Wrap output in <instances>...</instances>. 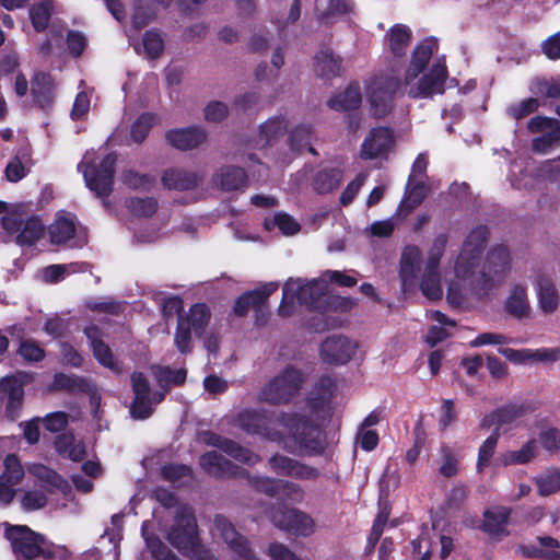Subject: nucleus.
Masks as SVG:
<instances>
[{"mask_svg":"<svg viewBox=\"0 0 560 560\" xmlns=\"http://www.w3.org/2000/svg\"><path fill=\"white\" fill-rule=\"evenodd\" d=\"M487 235V229L478 226L466 237L454 261V278L446 279L450 304L472 306L487 302L503 284L511 265L510 253L505 246L492 248L477 269Z\"/></svg>","mask_w":560,"mask_h":560,"instance_id":"f257e3e1","label":"nucleus"},{"mask_svg":"<svg viewBox=\"0 0 560 560\" xmlns=\"http://www.w3.org/2000/svg\"><path fill=\"white\" fill-rule=\"evenodd\" d=\"M235 425L249 434L282 443L291 452L307 447L310 439L317 432L315 425L298 415H282L272 420L265 413L253 410L240 412L235 418Z\"/></svg>","mask_w":560,"mask_h":560,"instance_id":"f03ea898","label":"nucleus"},{"mask_svg":"<svg viewBox=\"0 0 560 560\" xmlns=\"http://www.w3.org/2000/svg\"><path fill=\"white\" fill-rule=\"evenodd\" d=\"M436 48L433 40H424L415 48L404 79V86L410 97L428 98L444 92L447 75L444 62L433 61L427 68Z\"/></svg>","mask_w":560,"mask_h":560,"instance_id":"7ed1b4c3","label":"nucleus"},{"mask_svg":"<svg viewBox=\"0 0 560 560\" xmlns=\"http://www.w3.org/2000/svg\"><path fill=\"white\" fill-rule=\"evenodd\" d=\"M328 284L325 279H313L310 281L301 278H290L282 288V300L278 313L282 317L292 316L298 305L316 307L320 300L326 296Z\"/></svg>","mask_w":560,"mask_h":560,"instance_id":"20e7f679","label":"nucleus"},{"mask_svg":"<svg viewBox=\"0 0 560 560\" xmlns=\"http://www.w3.org/2000/svg\"><path fill=\"white\" fill-rule=\"evenodd\" d=\"M116 159L114 153L100 154L91 150L85 152L78 165L88 188L100 197L107 196L112 190Z\"/></svg>","mask_w":560,"mask_h":560,"instance_id":"39448f33","label":"nucleus"},{"mask_svg":"<svg viewBox=\"0 0 560 560\" xmlns=\"http://www.w3.org/2000/svg\"><path fill=\"white\" fill-rule=\"evenodd\" d=\"M16 560H49L63 549L54 547L42 535L26 526H13L5 532Z\"/></svg>","mask_w":560,"mask_h":560,"instance_id":"423d86ee","label":"nucleus"},{"mask_svg":"<svg viewBox=\"0 0 560 560\" xmlns=\"http://www.w3.org/2000/svg\"><path fill=\"white\" fill-rule=\"evenodd\" d=\"M197 524L190 509L184 508L176 516L174 527L167 539L172 546L194 560H217L208 550L199 545Z\"/></svg>","mask_w":560,"mask_h":560,"instance_id":"0eeeda50","label":"nucleus"},{"mask_svg":"<svg viewBox=\"0 0 560 560\" xmlns=\"http://www.w3.org/2000/svg\"><path fill=\"white\" fill-rule=\"evenodd\" d=\"M303 383L302 372L288 365L261 387L258 398L270 405L288 404L299 394Z\"/></svg>","mask_w":560,"mask_h":560,"instance_id":"6e6552de","label":"nucleus"},{"mask_svg":"<svg viewBox=\"0 0 560 560\" xmlns=\"http://www.w3.org/2000/svg\"><path fill=\"white\" fill-rule=\"evenodd\" d=\"M401 84L393 74H381L373 78L366 85V98L370 112L375 117H383L389 113L394 95Z\"/></svg>","mask_w":560,"mask_h":560,"instance_id":"1a4fd4ad","label":"nucleus"},{"mask_svg":"<svg viewBox=\"0 0 560 560\" xmlns=\"http://www.w3.org/2000/svg\"><path fill=\"white\" fill-rule=\"evenodd\" d=\"M2 226L9 234L15 236V242L20 245H32L44 233V224L37 217H24L16 210L2 218Z\"/></svg>","mask_w":560,"mask_h":560,"instance_id":"9d476101","label":"nucleus"},{"mask_svg":"<svg viewBox=\"0 0 560 560\" xmlns=\"http://www.w3.org/2000/svg\"><path fill=\"white\" fill-rule=\"evenodd\" d=\"M538 311L544 315L555 314L560 306V290L555 275L538 270L532 279Z\"/></svg>","mask_w":560,"mask_h":560,"instance_id":"9b49d317","label":"nucleus"},{"mask_svg":"<svg viewBox=\"0 0 560 560\" xmlns=\"http://www.w3.org/2000/svg\"><path fill=\"white\" fill-rule=\"evenodd\" d=\"M131 384L135 393L130 408L131 416L135 419H147L152 413V406L161 402L164 394L159 392L151 394L147 378L138 372L131 375Z\"/></svg>","mask_w":560,"mask_h":560,"instance_id":"f8f14e48","label":"nucleus"},{"mask_svg":"<svg viewBox=\"0 0 560 560\" xmlns=\"http://www.w3.org/2000/svg\"><path fill=\"white\" fill-rule=\"evenodd\" d=\"M31 381L27 373H18L0 382V394L5 397V411L11 420L20 416L24 398V385Z\"/></svg>","mask_w":560,"mask_h":560,"instance_id":"ddd939ff","label":"nucleus"},{"mask_svg":"<svg viewBox=\"0 0 560 560\" xmlns=\"http://www.w3.org/2000/svg\"><path fill=\"white\" fill-rule=\"evenodd\" d=\"M358 345L346 336L334 335L320 346V358L327 363L345 364L355 354Z\"/></svg>","mask_w":560,"mask_h":560,"instance_id":"4468645a","label":"nucleus"},{"mask_svg":"<svg viewBox=\"0 0 560 560\" xmlns=\"http://www.w3.org/2000/svg\"><path fill=\"white\" fill-rule=\"evenodd\" d=\"M272 523L295 535L310 536L315 532V522L308 515L294 509L278 510L271 514Z\"/></svg>","mask_w":560,"mask_h":560,"instance_id":"2eb2a0df","label":"nucleus"},{"mask_svg":"<svg viewBox=\"0 0 560 560\" xmlns=\"http://www.w3.org/2000/svg\"><path fill=\"white\" fill-rule=\"evenodd\" d=\"M213 535L221 537L226 542L237 556V560H257L248 547V541L223 516H215Z\"/></svg>","mask_w":560,"mask_h":560,"instance_id":"dca6fc26","label":"nucleus"},{"mask_svg":"<svg viewBox=\"0 0 560 560\" xmlns=\"http://www.w3.org/2000/svg\"><path fill=\"white\" fill-rule=\"evenodd\" d=\"M393 147L394 137L388 128H373L361 145V158L364 160L385 158Z\"/></svg>","mask_w":560,"mask_h":560,"instance_id":"f3484780","label":"nucleus"},{"mask_svg":"<svg viewBox=\"0 0 560 560\" xmlns=\"http://www.w3.org/2000/svg\"><path fill=\"white\" fill-rule=\"evenodd\" d=\"M166 142L179 151H189L202 145L207 139V131L198 126L175 128L166 131Z\"/></svg>","mask_w":560,"mask_h":560,"instance_id":"a211bd4d","label":"nucleus"},{"mask_svg":"<svg viewBox=\"0 0 560 560\" xmlns=\"http://www.w3.org/2000/svg\"><path fill=\"white\" fill-rule=\"evenodd\" d=\"M528 129L533 133H541L533 140V149L545 152L556 141L560 140V126L553 119L537 116L529 120Z\"/></svg>","mask_w":560,"mask_h":560,"instance_id":"6ab92c4d","label":"nucleus"},{"mask_svg":"<svg viewBox=\"0 0 560 560\" xmlns=\"http://www.w3.org/2000/svg\"><path fill=\"white\" fill-rule=\"evenodd\" d=\"M503 308L515 319L529 317L532 313L528 288L526 283H512L508 290Z\"/></svg>","mask_w":560,"mask_h":560,"instance_id":"aec40b11","label":"nucleus"},{"mask_svg":"<svg viewBox=\"0 0 560 560\" xmlns=\"http://www.w3.org/2000/svg\"><path fill=\"white\" fill-rule=\"evenodd\" d=\"M252 483L258 491L270 497H277L281 500L300 501L303 497L300 487L292 482L267 477H257L252 480Z\"/></svg>","mask_w":560,"mask_h":560,"instance_id":"412c9836","label":"nucleus"},{"mask_svg":"<svg viewBox=\"0 0 560 560\" xmlns=\"http://www.w3.org/2000/svg\"><path fill=\"white\" fill-rule=\"evenodd\" d=\"M202 440L206 444L220 448L241 463L255 465L260 460V457L248 448H245L236 442L222 438L215 433L206 432L202 434Z\"/></svg>","mask_w":560,"mask_h":560,"instance_id":"4be33fe9","label":"nucleus"},{"mask_svg":"<svg viewBox=\"0 0 560 560\" xmlns=\"http://www.w3.org/2000/svg\"><path fill=\"white\" fill-rule=\"evenodd\" d=\"M278 287L277 282H268L253 291L244 293L235 302V313L237 315H244L250 307H260L269 295L277 291Z\"/></svg>","mask_w":560,"mask_h":560,"instance_id":"5701e85b","label":"nucleus"},{"mask_svg":"<svg viewBox=\"0 0 560 560\" xmlns=\"http://www.w3.org/2000/svg\"><path fill=\"white\" fill-rule=\"evenodd\" d=\"M202 177L195 173L182 168L166 170L162 176V183L167 189L189 190L195 188Z\"/></svg>","mask_w":560,"mask_h":560,"instance_id":"b1692460","label":"nucleus"},{"mask_svg":"<svg viewBox=\"0 0 560 560\" xmlns=\"http://www.w3.org/2000/svg\"><path fill=\"white\" fill-rule=\"evenodd\" d=\"M55 86L52 78L47 73L39 72L33 78L31 91L35 103L40 108H47L52 104Z\"/></svg>","mask_w":560,"mask_h":560,"instance_id":"393cba45","label":"nucleus"},{"mask_svg":"<svg viewBox=\"0 0 560 560\" xmlns=\"http://www.w3.org/2000/svg\"><path fill=\"white\" fill-rule=\"evenodd\" d=\"M269 466L278 475L291 476L296 478H311L315 471L294 459L287 456L275 455L269 459Z\"/></svg>","mask_w":560,"mask_h":560,"instance_id":"a878e982","label":"nucleus"},{"mask_svg":"<svg viewBox=\"0 0 560 560\" xmlns=\"http://www.w3.org/2000/svg\"><path fill=\"white\" fill-rule=\"evenodd\" d=\"M85 335L91 342L95 359L105 368L119 372L118 362L114 359L109 347L100 339V330L91 326L85 328Z\"/></svg>","mask_w":560,"mask_h":560,"instance_id":"bb28decb","label":"nucleus"},{"mask_svg":"<svg viewBox=\"0 0 560 560\" xmlns=\"http://www.w3.org/2000/svg\"><path fill=\"white\" fill-rule=\"evenodd\" d=\"M536 441L526 442L520 450H508L499 454L495 465L501 467L525 465L532 462L536 456Z\"/></svg>","mask_w":560,"mask_h":560,"instance_id":"cd10ccee","label":"nucleus"},{"mask_svg":"<svg viewBox=\"0 0 560 560\" xmlns=\"http://www.w3.org/2000/svg\"><path fill=\"white\" fill-rule=\"evenodd\" d=\"M421 252L415 245H408L404 248L400 258V278L404 289L413 282L419 270Z\"/></svg>","mask_w":560,"mask_h":560,"instance_id":"c85d7f7f","label":"nucleus"},{"mask_svg":"<svg viewBox=\"0 0 560 560\" xmlns=\"http://www.w3.org/2000/svg\"><path fill=\"white\" fill-rule=\"evenodd\" d=\"M213 183L223 190H235L245 186L246 175L240 167L225 166L214 175Z\"/></svg>","mask_w":560,"mask_h":560,"instance_id":"c756f323","label":"nucleus"},{"mask_svg":"<svg viewBox=\"0 0 560 560\" xmlns=\"http://www.w3.org/2000/svg\"><path fill=\"white\" fill-rule=\"evenodd\" d=\"M510 510L508 508L498 506L485 512L482 528L485 532L493 536L505 535Z\"/></svg>","mask_w":560,"mask_h":560,"instance_id":"7c9ffc66","label":"nucleus"},{"mask_svg":"<svg viewBox=\"0 0 560 560\" xmlns=\"http://www.w3.org/2000/svg\"><path fill=\"white\" fill-rule=\"evenodd\" d=\"M264 228L267 231H272L277 228L284 236H293L301 231L300 222L284 211H278L271 218H267L264 222Z\"/></svg>","mask_w":560,"mask_h":560,"instance_id":"2f4dec72","label":"nucleus"},{"mask_svg":"<svg viewBox=\"0 0 560 560\" xmlns=\"http://www.w3.org/2000/svg\"><path fill=\"white\" fill-rule=\"evenodd\" d=\"M55 446L59 454L74 462L83 459L85 455L84 444L81 441H77L74 435L71 433H65L57 436Z\"/></svg>","mask_w":560,"mask_h":560,"instance_id":"473e14b6","label":"nucleus"},{"mask_svg":"<svg viewBox=\"0 0 560 560\" xmlns=\"http://www.w3.org/2000/svg\"><path fill=\"white\" fill-rule=\"evenodd\" d=\"M362 101L358 84H350L342 93L331 97L328 106L335 110H351L360 106Z\"/></svg>","mask_w":560,"mask_h":560,"instance_id":"72a5a7b5","label":"nucleus"},{"mask_svg":"<svg viewBox=\"0 0 560 560\" xmlns=\"http://www.w3.org/2000/svg\"><path fill=\"white\" fill-rule=\"evenodd\" d=\"M315 71L324 78L337 75L341 71V59L329 49H323L315 56Z\"/></svg>","mask_w":560,"mask_h":560,"instance_id":"f704fd0d","label":"nucleus"},{"mask_svg":"<svg viewBox=\"0 0 560 560\" xmlns=\"http://www.w3.org/2000/svg\"><path fill=\"white\" fill-rule=\"evenodd\" d=\"M411 31L408 26L402 24L394 25L386 35V43L389 50L395 56L405 54L410 44Z\"/></svg>","mask_w":560,"mask_h":560,"instance_id":"c9c22d12","label":"nucleus"},{"mask_svg":"<svg viewBox=\"0 0 560 560\" xmlns=\"http://www.w3.org/2000/svg\"><path fill=\"white\" fill-rule=\"evenodd\" d=\"M400 217L397 211L392 218L374 221L363 229L362 234L370 242H373L375 238H388L393 235Z\"/></svg>","mask_w":560,"mask_h":560,"instance_id":"e433bc0d","label":"nucleus"},{"mask_svg":"<svg viewBox=\"0 0 560 560\" xmlns=\"http://www.w3.org/2000/svg\"><path fill=\"white\" fill-rule=\"evenodd\" d=\"M427 189L422 182H415L410 187L407 184L406 195L401 200L397 211L398 215L407 217L416 207H418L425 197Z\"/></svg>","mask_w":560,"mask_h":560,"instance_id":"4c0bfd02","label":"nucleus"},{"mask_svg":"<svg viewBox=\"0 0 560 560\" xmlns=\"http://www.w3.org/2000/svg\"><path fill=\"white\" fill-rule=\"evenodd\" d=\"M75 223L73 217L59 215L49 226L50 240L54 244H62L74 236Z\"/></svg>","mask_w":560,"mask_h":560,"instance_id":"58836bf2","label":"nucleus"},{"mask_svg":"<svg viewBox=\"0 0 560 560\" xmlns=\"http://www.w3.org/2000/svg\"><path fill=\"white\" fill-rule=\"evenodd\" d=\"M430 319L436 322L441 326H432L425 336V341L431 347H434L439 342L443 341L448 337L447 329L443 326L454 327L455 322L447 318L444 314L439 311H431L429 314Z\"/></svg>","mask_w":560,"mask_h":560,"instance_id":"ea45409f","label":"nucleus"},{"mask_svg":"<svg viewBox=\"0 0 560 560\" xmlns=\"http://www.w3.org/2000/svg\"><path fill=\"white\" fill-rule=\"evenodd\" d=\"M438 470L445 478H452L459 472L458 454L446 444L440 447Z\"/></svg>","mask_w":560,"mask_h":560,"instance_id":"a19ab883","label":"nucleus"},{"mask_svg":"<svg viewBox=\"0 0 560 560\" xmlns=\"http://www.w3.org/2000/svg\"><path fill=\"white\" fill-rule=\"evenodd\" d=\"M30 472L37 479L43 481L47 487L60 490L62 493H67L69 485L63 480L57 472L49 469L42 464H33L28 468Z\"/></svg>","mask_w":560,"mask_h":560,"instance_id":"79ce46f5","label":"nucleus"},{"mask_svg":"<svg viewBox=\"0 0 560 560\" xmlns=\"http://www.w3.org/2000/svg\"><path fill=\"white\" fill-rule=\"evenodd\" d=\"M54 13V0H37L30 9V19L37 32L44 31Z\"/></svg>","mask_w":560,"mask_h":560,"instance_id":"37998d69","label":"nucleus"},{"mask_svg":"<svg viewBox=\"0 0 560 560\" xmlns=\"http://www.w3.org/2000/svg\"><path fill=\"white\" fill-rule=\"evenodd\" d=\"M201 467L210 475L225 476L232 474V465L215 451L209 452L200 457Z\"/></svg>","mask_w":560,"mask_h":560,"instance_id":"c03bdc74","label":"nucleus"},{"mask_svg":"<svg viewBox=\"0 0 560 560\" xmlns=\"http://www.w3.org/2000/svg\"><path fill=\"white\" fill-rule=\"evenodd\" d=\"M420 289L423 295L429 300H439L442 298L443 290L439 269L424 268Z\"/></svg>","mask_w":560,"mask_h":560,"instance_id":"a18cd8bd","label":"nucleus"},{"mask_svg":"<svg viewBox=\"0 0 560 560\" xmlns=\"http://www.w3.org/2000/svg\"><path fill=\"white\" fill-rule=\"evenodd\" d=\"M287 130V124L283 118L275 117L268 119L260 126L258 143L266 145Z\"/></svg>","mask_w":560,"mask_h":560,"instance_id":"49530a36","label":"nucleus"},{"mask_svg":"<svg viewBox=\"0 0 560 560\" xmlns=\"http://www.w3.org/2000/svg\"><path fill=\"white\" fill-rule=\"evenodd\" d=\"M341 180L338 170L320 171L316 174L313 187L319 194H327L336 189Z\"/></svg>","mask_w":560,"mask_h":560,"instance_id":"de8ad7c7","label":"nucleus"},{"mask_svg":"<svg viewBox=\"0 0 560 560\" xmlns=\"http://www.w3.org/2000/svg\"><path fill=\"white\" fill-rule=\"evenodd\" d=\"M315 3L320 18L346 14L352 10L350 0H315Z\"/></svg>","mask_w":560,"mask_h":560,"instance_id":"09e8293b","label":"nucleus"},{"mask_svg":"<svg viewBox=\"0 0 560 560\" xmlns=\"http://www.w3.org/2000/svg\"><path fill=\"white\" fill-rule=\"evenodd\" d=\"M500 432H493L488 436L478 450L477 470L483 471L490 464V460L495 452Z\"/></svg>","mask_w":560,"mask_h":560,"instance_id":"8fccbe9b","label":"nucleus"},{"mask_svg":"<svg viewBox=\"0 0 560 560\" xmlns=\"http://www.w3.org/2000/svg\"><path fill=\"white\" fill-rule=\"evenodd\" d=\"M156 122L158 118L153 114L145 113L139 116L131 126L130 137L132 141L142 142Z\"/></svg>","mask_w":560,"mask_h":560,"instance_id":"3c124183","label":"nucleus"},{"mask_svg":"<svg viewBox=\"0 0 560 560\" xmlns=\"http://www.w3.org/2000/svg\"><path fill=\"white\" fill-rule=\"evenodd\" d=\"M184 318L189 320V328L199 335L210 320V311L206 304H196Z\"/></svg>","mask_w":560,"mask_h":560,"instance_id":"603ef678","label":"nucleus"},{"mask_svg":"<svg viewBox=\"0 0 560 560\" xmlns=\"http://www.w3.org/2000/svg\"><path fill=\"white\" fill-rule=\"evenodd\" d=\"M526 363H552L560 359V348L525 349Z\"/></svg>","mask_w":560,"mask_h":560,"instance_id":"864d4df0","label":"nucleus"},{"mask_svg":"<svg viewBox=\"0 0 560 560\" xmlns=\"http://www.w3.org/2000/svg\"><path fill=\"white\" fill-rule=\"evenodd\" d=\"M142 47L144 54L148 57H159L164 48V40L162 35L155 31L145 32L142 38Z\"/></svg>","mask_w":560,"mask_h":560,"instance_id":"5fc2aeb1","label":"nucleus"},{"mask_svg":"<svg viewBox=\"0 0 560 560\" xmlns=\"http://www.w3.org/2000/svg\"><path fill=\"white\" fill-rule=\"evenodd\" d=\"M538 493L547 497L560 491V470L551 471L535 480Z\"/></svg>","mask_w":560,"mask_h":560,"instance_id":"6e6d98bb","label":"nucleus"},{"mask_svg":"<svg viewBox=\"0 0 560 560\" xmlns=\"http://www.w3.org/2000/svg\"><path fill=\"white\" fill-rule=\"evenodd\" d=\"M24 476V469L15 455H8L4 459V471L0 476L10 485H16Z\"/></svg>","mask_w":560,"mask_h":560,"instance_id":"4d7b16f0","label":"nucleus"},{"mask_svg":"<svg viewBox=\"0 0 560 560\" xmlns=\"http://www.w3.org/2000/svg\"><path fill=\"white\" fill-rule=\"evenodd\" d=\"M126 206L138 217L151 215L156 210V201L152 198H130L126 201Z\"/></svg>","mask_w":560,"mask_h":560,"instance_id":"13d9d810","label":"nucleus"},{"mask_svg":"<svg viewBox=\"0 0 560 560\" xmlns=\"http://www.w3.org/2000/svg\"><path fill=\"white\" fill-rule=\"evenodd\" d=\"M190 341L191 335L189 328V320H186L184 316H180L178 319V325L174 338L175 346L182 353H186L189 352L191 349Z\"/></svg>","mask_w":560,"mask_h":560,"instance_id":"bf43d9fd","label":"nucleus"},{"mask_svg":"<svg viewBox=\"0 0 560 560\" xmlns=\"http://www.w3.org/2000/svg\"><path fill=\"white\" fill-rule=\"evenodd\" d=\"M311 128L308 126H299L292 130L290 135V144L293 150L301 151L308 148V151L315 154L314 149L310 144Z\"/></svg>","mask_w":560,"mask_h":560,"instance_id":"052dcab7","label":"nucleus"},{"mask_svg":"<svg viewBox=\"0 0 560 560\" xmlns=\"http://www.w3.org/2000/svg\"><path fill=\"white\" fill-rule=\"evenodd\" d=\"M81 270V265L69 264V265H51L43 270V277L46 281L57 282L63 279L65 275L73 273Z\"/></svg>","mask_w":560,"mask_h":560,"instance_id":"680f3d73","label":"nucleus"},{"mask_svg":"<svg viewBox=\"0 0 560 560\" xmlns=\"http://www.w3.org/2000/svg\"><path fill=\"white\" fill-rule=\"evenodd\" d=\"M446 244L447 237L445 235H439L435 237L428 253L425 268L439 269L440 260L444 254Z\"/></svg>","mask_w":560,"mask_h":560,"instance_id":"e2e57ef3","label":"nucleus"},{"mask_svg":"<svg viewBox=\"0 0 560 560\" xmlns=\"http://www.w3.org/2000/svg\"><path fill=\"white\" fill-rule=\"evenodd\" d=\"M433 534L434 529L425 527L422 529V533L420 534L419 538L411 542L413 551L421 556L420 560L430 559Z\"/></svg>","mask_w":560,"mask_h":560,"instance_id":"0e129e2a","label":"nucleus"},{"mask_svg":"<svg viewBox=\"0 0 560 560\" xmlns=\"http://www.w3.org/2000/svg\"><path fill=\"white\" fill-rule=\"evenodd\" d=\"M523 411L520 407H505L499 409L494 413V421L497 423V428L494 432H499L504 425L514 424L517 419L522 416Z\"/></svg>","mask_w":560,"mask_h":560,"instance_id":"69168bd1","label":"nucleus"},{"mask_svg":"<svg viewBox=\"0 0 560 560\" xmlns=\"http://www.w3.org/2000/svg\"><path fill=\"white\" fill-rule=\"evenodd\" d=\"M156 377L161 386L165 385H179L186 380V370L179 369L172 371L168 368H159Z\"/></svg>","mask_w":560,"mask_h":560,"instance_id":"338daca9","label":"nucleus"},{"mask_svg":"<svg viewBox=\"0 0 560 560\" xmlns=\"http://www.w3.org/2000/svg\"><path fill=\"white\" fill-rule=\"evenodd\" d=\"M539 544L541 550L536 551L533 556L541 557L548 560H560V544L552 537H540Z\"/></svg>","mask_w":560,"mask_h":560,"instance_id":"774afa93","label":"nucleus"}]
</instances>
